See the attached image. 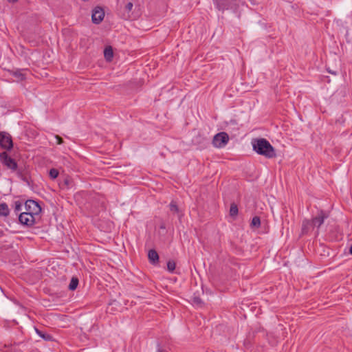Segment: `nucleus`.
Masks as SVG:
<instances>
[{
  "instance_id": "f257e3e1",
  "label": "nucleus",
  "mask_w": 352,
  "mask_h": 352,
  "mask_svg": "<svg viewBox=\"0 0 352 352\" xmlns=\"http://www.w3.org/2000/svg\"><path fill=\"white\" fill-rule=\"evenodd\" d=\"M253 151L257 154L264 156L267 159H272L276 157L275 148L265 138H254L252 140Z\"/></svg>"
},
{
  "instance_id": "f03ea898",
  "label": "nucleus",
  "mask_w": 352,
  "mask_h": 352,
  "mask_svg": "<svg viewBox=\"0 0 352 352\" xmlns=\"http://www.w3.org/2000/svg\"><path fill=\"white\" fill-rule=\"evenodd\" d=\"M0 161L12 172H16L19 176L22 175L21 170L19 168L17 162L12 158L6 152H3L0 154Z\"/></svg>"
},
{
  "instance_id": "7ed1b4c3",
  "label": "nucleus",
  "mask_w": 352,
  "mask_h": 352,
  "mask_svg": "<svg viewBox=\"0 0 352 352\" xmlns=\"http://www.w3.org/2000/svg\"><path fill=\"white\" fill-rule=\"evenodd\" d=\"M239 0H213L216 8L221 11L235 9Z\"/></svg>"
},
{
  "instance_id": "20e7f679",
  "label": "nucleus",
  "mask_w": 352,
  "mask_h": 352,
  "mask_svg": "<svg viewBox=\"0 0 352 352\" xmlns=\"http://www.w3.org/2000/svg\"><path fill=\"white\" fill-rule=\"evenodd\" d=\"M25 212H30L33 215H38L41 212V208L38 202L29 199L25 203Z\"/></svg>"
},
{
  "instance_id": "39448f33",
  "label": "nucleus",
  "mask_w": 352,
  "mask_h": 352,
  "mask_svg": "<svg viewBox=\"0 0 352 352\" xmlns=\"http://www.w3.org/2000/svg\"><path fill=\"white\" fill-rule=\"evenodd\" d=\"M229 140L228 133H216L212 140V144L215 147L221 148L226 146Z\"/></svg>"
},
{
  "instance_id": "423d86ee",
  "label": "nucleus",
  "mask_w": 352,
  "mask_h": 352,
  "mask_svg": "<svg viewBox=\"0 0 352 352\" xmlns=\"http://www.w3.org/2000/svg\"><path fill=\"white\" fill-rule=\"evenodd\" d=\"M20 223L24 226H32L35 223V216L30 212H23L19 217Z\"/></svg>"
},
{
  "instance_id": "0eeeda50",
  "label": "nucleus",
  "mask_w": 352,
  "mask_h": 352,
  "mask_svg": "<svg viewBox=\"0 0 352 352\" xmlns=\"http://www.w3.org/2000/svg\"><path fill=\"white\" fill-rule=\"evenodd\" d=\"M0 146L6 150H10L13 142L10 133H0Z\"/></svg>"
},
{
  "instance_id": "6e6552de",
  "label": "nucleus",
  "mask_w": 352,
  "mask_h": 352,
  "mask_svg": "<svg viewBox=\"0 0 352 352\" xmlns=\"http://www.w3.org/2000/svg\"><path fill=\"white\" fill-rule=\"evenodd\" d=\"M104 12L100 7H96L92 12L91 20L95 24H99L103 20Z\"/></svg>"
},
{
  "instance_id": "1a4fd4ad",
  "label": "nucleus",
  "mask_w": 352,
  "mask_h": 352,
  "mask_svg": "<svg viewBox=\"0 0 352 352\" xmlns=\"http://www.w3.org/2000/svg\"><path fill=\"white\" fill-rule=\"evenodd\" d=\"M328 217V215L322 210H320L318 215L314 217L311 221V223L313 226V228L316 227L317 228L324 223L325 219Z\"/></svg>"
},
{
  "instance_id": "9d476101",
  "label": "nucleus",
  "mask_w": 352,
  "mask_h": 352,
  "mask_svg": "<svg viewBox=\"0 0 352 352\" xmlns=\"http://www.w3.org/2000/svg\"><path fill=\"white\" fill-rule=\"evenodd\" d=\"M148 258L150 263L156 265L159 261V255L155 250H150L148 253Z\"/></svg>"
},
{
  "instance_id": "9b49d317",
  "label": "nucleus",
  "mask_w": 352,
  "mask_h": 352,
  "mask_svg": "<svg viewBox=\"0 0 352 352\" xmlns=\"http://www.w3.org/2000/svg\"><path fill=\"white\" fill-rule=\"evenodd\" d=\"M10 214V209L6 203L0 204V217H6Z\"/></svg>"
},
{
  "instance_id": "f8f14e48",
  "label": "nucleus",
  "mask_w": 352,
  "mask_h": 352,
  "mask_svg": "<svg viewBox=\"0 0 352 352\" xmlns=\"http://www.w3.org/2000/svg\"><path fill=\"white\" fill-rule=\"evenodd\" d=\"M311 228H313V226L311 223V221L308 219L304 220L302 224V233L307 234Z\"/></svg>"
},
{
  "instance_id": "ddd939ff",
  "label": "nucleus",
  "mask_w": 352,
  "mask_h": 352,
  "mask_svg": "<svg viewBox=\"0 0 352 352\" xmlns=\"http://www.w3.org/2000/svg\"><path fill=\"white\" fill-rule=\"evenodd\" d=\"M104 56L107 61H111L113 56V49L111 46L107 47L104 50Z\"/></svg>"
},
{
  "instance_id": "4468645a",
  "label": "nucleus",
  "mask_w": 352,
  "mask_h": 352,
  "mask_svg": "<svg viewBox=\"0 0 352 352\" xmlns=\"http://www.w3.org/2000/svg\"><path fill=\"white\" fill-rule=\"evenodd\" d=\"M36 332L40 337H41L43 340H45L46 341L53 340V337L48 333L43 332L37 329H36Z\"/></svg>"
},
{
  "instance_id": "2eb2a0df",
  "label": "nucleus",
  "mask_w": 352,
  "mask_h": 352,
  "mask_svg": "<svg viewBox=\"0 0 352 352\" xmlns=\"http://www.w3.org/2000/svg\"><path fill=\"white\" fill-rule=\"evenodd\" d=\"M78 285V279L76 277H73L69 283L68 288L69 290L74 291L75 290Z\"/></svg>"
},
{
  "instance_id": "dca6fc26",
  "label": "nucleus",
  "mask_w": 352,
  "mask_h": 352,
  "mask_svg": "<svg viewBox=\"0 0 352 352\" xmlns=\"http://www.w3.org/2000/svg\"><path fill=\"white\" fill-rule=\"evenodd\" d=\"M13 76L21 80L25 78V74L23 73V70L21 69H17L13 72Z\"/></svg>"
},
{
  "instance_id": "f3484780",
  "label": "nucleus",
  "mask_w": 352,
  "mask_h": 352,
  "mask_svg": "<svg viewBox=\"0 0 352 352\" xmlns=\"http://www.w3.org/2000/svg\"><path fill=\"white\" fill-rule=\"evenodd\" d=\"M170 210L173 213H179V209L175 201H172L169 205Z\"/></svg>"
},
{
  "instance_id": "a211bd4d",
  "label": "nucleus",
  "mask_w": 352,
  "mask_h": 352,
  "mask_svg": "<svg viewBox=\"0 0 352 352\" xmlns=\"http://www.w3.org/2000/svg\"><path fill=\"white\" fill-rule=\"evenodd\" d=\"M238 214V207L235 204H232L230 208V216H236Z\"/></svg>"
},
{
  "instance_id": "6ab92c4d",
  "label": "nucleus",
  "mask_w": 352,
  "mask_h": 352,
  "mask_svg": "<svg viewBox=\"0 0 352 352\" xmlns=\"http://www.w3.org/2000/svg\"><path fill=\"white\" fill-rule=\"evenodd\" d=\"M261 225V220H260V218L257 216L256 217H254L252 218V222H251V226H254V227H256V228H258Z\"/></svg>"
},
{
  "instance_id": "aec40b11",
  "label": "nucleus",
  "mask_w": 352,
  "mask_h": 352,
  "mask_svg": "<svg viewBox=\"0 0 352 352\" xmlns=\"http://www.w3.org/2000/svg\"><path fill=\"white\" fill-rule=\"evenodd\" d=\"M176 267V264L173 261H168L167 263V269L169 272H173Z\"/></svg>"
},
{
  "instance_id": "412c9836",
  "label": "nucleus",
  "mask_w": 352,
  "mask_h": 352,
  "mask_svg": "<svg viewBox=\"0 0 352 352\" xmlns=\"http://www.w3.org/2000/svg\"><path fill=\"white\" fill-rule=\"evenodd\" d=\"M49 175H50V177L52 179H56L58 177V170H56L55 168H52V169H50V170L49 172Z\"/></svg>"
},
{
  "instance_id": "4be33fe9",
  "label": "nucleus",
  "mask_w": 352,
  "mask_h": 352,
  "mask_svg": "<svg viewBox=\"0 0 352 352\" xmlns=\"http://www.w3.org/2000/svg\"><path fill=\"white\" fill-rule=\"evenodd\" d=\"M22 204L20 201H16L14 202V211L18 212L21 210Z\"/></svg>"
},
{
  "instance_id": "5701e85b",
  "label": "nucleus",
  "mask_w": 352,
  "mask_h": 352,
  "mask_svg": "<svg viewBox=\"0 0 352 352\" xmlns=\"http://www.w3.org/2000/svg\"><path fill=\"white\" fill-rule=\"evenodd\" d=\"M133 4L132 2L127 3L126 5L125 6L126 11H127L128 12H130L133 8Z\"/></svg>"
},
{
  "instance_id": "b1692460",
  "label": "nucleus",
  "mask_w": 352,
  "mask_h": 352,
  "mask_svg": "<svg viewBox=\"0 0 352 352\" xmlns=\"http://www.w3.org/2000/svg\"><path fill=\"white\" fill-rule=\"evenodd\" d=\"M55 138L57 140L58 144H60L63 143V139L60 137H59L58 135H56Z\"/></svg>"
},
{
  "instance_id": "393cba45",
  "label": "nucleus",
  "mask_w": 352,
  "mask_h": 352,
  "mask_svg": "<svg viewBox=\"0 0 352 352\" xmlns=\"http://www.w3.org/2000/svg\"><path fill=\"white\" fill-rule=\"evenodd\" d=\"M193 301L196 304H201V300L199 298H194Z\"/></svg>"
},
{
  "instance_id": "a878e982",
  "label": "nucleus",
  "mask_w": 352,
  "mask_h": 352,
  "mask_svg": "<svg viewBox=\"0 0 352 352\" xmlns=\"http://www.w3.org/2000/svg\"><path fill=\"white\" fill-rule=\"evenodd\" d=\"M327 71H328V72H329V73H330V74H334V75H336V74H337V72H336L332 71V70H331V69H327Z\"/></svg>"
},
{
  "instance_id": "bb28decb",
  "label": "nucleus",
  "mask_w": 352,
  "mask_h": 352,
  "mask_svg": "<svg viewBox=\"0 0 352 352\" xmlns=\"http://www.w3.org/2000/svg\"><path fill=\"white\" fill-rule=\"evenodd\" d=\"M8 2H10V3H15V2H16L18 0H8Z\"/></svg>"
},
{
  "instance_id": "cd10ccee",
  "label": "nucleus",
  "mask_w": 352,
  "mask_h": 352,
  "mask_svg": "<svg viewBox=\"0 0 352 352\" xmlns=\"http://www.w3.org/2000/svg\"><path fill=\"white\" fill-rule=\"evenodd\" d=\"M349 252H350V254H352V245H351V248H350Z\"/></svg>"
},
{
  "instance_id": "c85d7f7f",
  "label": "nucleus",
  "mask_w": 352,
  "mask_h": 352,
  "mask_svg": "<svg viewBox=\"0 0 352 352\" xmlns=\"http://www.w3.org/2000/svg\"><path fill=\"white\" fill-rule=\"evenodd\" d=\"M157 352H162V349H159L157 350Z\"/></svg>"
}]
</instances>
